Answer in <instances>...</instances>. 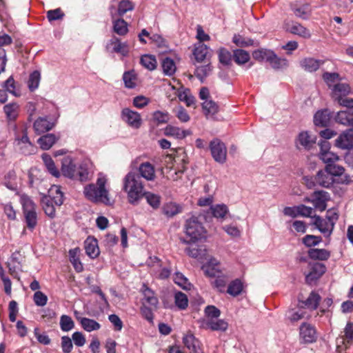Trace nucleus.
Returning a JSON list of instances; mask_svg holds the SVG:
<instances>
[{
	"label": "nucleus",
	"instance_id": "nucleus-32",
	"mask_svg": "<svg viewBox=\"0 0 353 353\" xmlns=\"http://www.w3.org/2000/svg\"><path fill=\"white\" fill-rule=\"evenodd\" d=\"M307 254L313 260L326 261L330 257V252L325 249L310 248Z\"/></svg>",
	"mask_w": 353,
	"mask_h": 353
},
{
	"label": "nucleus",
	"instance_id": "nucleus-12",
	"mask_svg": "<svg viewBox=\"0 0 353 353\" xmlns=\"http://www.w3.org/2000/svg\"><path fill=\"white\" fill-rule=\"evenodd\" d=\"M202 270L205 274L209 277H214L221 274H223L225 271L223 269L219 261L216 259H210L205 264L202 266Z\"/></svg>",
	"mask_w": 353,
	"mask_h": 353
},
{
	"label": "nucleus",
	"instance_id": "nucleus-36",
	"mask_svg": "<svg viewBox=\"0 0 353 353\" xmlns=\"http://www.w3.org/2000/svg\"><path fill=\"white\" fill-rule=\"evenodd\" d=\"M41 157L44 163V165L47 168L48 171L49 172V173L51 174L54 177H59L60 172L59 170L57 168L52 157L48 154H43Z\"/></svg>",
	"mask_w": 353,
	"mask_h": 353
},
{
	"label": "nucleus",
	"instance_id": "nucleus-9",
	"mask_svg": "<svg viewBox=\"0 0 353 353\" xmlns=\"http://www.w3.org/2000/svg\"><path fill=\"white\" fill-rule=\"evenodd\" d=\"M123 121L126 122L130 127L138 129L141 125V118L139 113L129 108H124L121 114Z\"/></svg>",
	"mask_w": 353,
	"mask_h": 353
},
{
	"label": "nucleus",
	"instance_id": "nucleus-5",
	"mask_svg": "<svg viewBox=\"0 0 353 353\" xmlns=\"http://www.w3.org/2000/svg\"><path fill=\"white\" fill-rule=\"evenodd\" d=\"M23 212L28 228L32 231L37 225V214L33 201L27 195L21 197Z\"/></svg>",
	"mask_w": 353,
	"mask_h": 353
},
{
	"label": "nucleus",
	"instance_id": "nucleus-30",
	"mask_svg": "<svg viewBox=\"0 0 353 353\" xmlns=\"http://www.w3.org/2000/svg\"><path fill=\"white\" fill-rule=\"evenodd\" d=\"M334 119L336 122L343 125L353 127V113L347 110L339 111Z\"/></svg>",
	"mask_w": 353,
	"mask_h": 353
},
{
	"label": "nucleus",
	"instance_id": "nucleus-64",
	"mask_svg": "<svg viewBox=\"0 0 353 353\" xmlns=\"http://www.w3.org/2000/svg\"><path fill=\"white\" fill-rule=\"evenodd\" d=\"M152 117L157 124L166 123L170 120V114L168 112H161L159 110L155 111L152 114Z\"/></svg>",
	"mask_w": 353,
	"mask_h": 353
},
{
	"label": "nucleus",
	"instance_id": "nucleus-54",
	"mask_svg": "<svg viewBox=\"0 0 353 353\" xmlns=\"http://www.w3.org/2000/svg\"><path fill=\"white\" fill-rule=\"evenodd\" d=\"M172 112L182 123H187L190 119V117L188 114L187 110L181 105L173 108Z\"/></svg>",
	"mask_w": 353,
	"mask_h": 353
},
{
	"label": "nucleus",
	"instance_id": "nucleus-48",
	"mask_svg": "<svg viewBox=\"0 0 353 353\" xmlns=\"http://www.w3.org/2000/svg\"><path fill=\"white\" fill-rule=\"evenodd\" d=\"M202 108L204 114L208 115H214L219 111L218 105L212 100H206L202 103Z\"/></svg>",
	"mask_w": 353,
	"mask_h": 353
},
{
	"label": "nucleus",
	"instance_id": "nucleus-63",
	"mask_svg": "<svg viewBox=\"0 0 353 353\" xmlns=\"http://www.w3.org/2000/svg\"><path fill=\"white\" fill-rule=\"evenodd\" d=\"M305 312L303 309L299 308L297 310L291 309L288 311V319L290 322L294 323L305 318Z\"/></svg>",
	"mask_w": 353,
	"mask_h": 353
},
{
	"label": "nucleus",
	"instance_id": "nucleus-28",
	"mask_svg": "<svg viewBox=\"0 0 353 353\" xmlns=\"http://www.w3.org/2000/svg\"><path fill=\"white\" fill-rule=\"evenodd\" d=\"M147 203L154 210H158L161 204L162 198L159 194H155L150 191H145L143 195Z\"/></svg>",
	"mask_w": 353,
	"mask_h": 353
},
{
	"label": "nucleus",
	"instance_id": "nucleus-1",
	"mask_svg": "<svg viewBox=\"0 0 353 353\" xmlns=\"http://www.w3.org/2000/svg\"><path fill=\"white\" fill-rule=\"evenodd\" d=\"M122 190L127 193L128 201L132 205L139 204L145 191L140 175L136 172H129L125 176Z\"/></svg>",
	"mask_w": 353,
	"mask_h": 353
},
{
	"label": "nucleus",
	"instance_id": "nucleus-7",
	"mask_svg": "<svg viewBox=\"0 0 353 353\" xmlns=\"http://www.w3.org/2000/svg\"><path fill=\"white\" fill-rule=\"evenodd\" d=\"M210 149L215 161L223 163L226 161L227 149L225 144L218 139H214L210 143Z\"/></svg>",
	"mask_w": 353,
	"mask_h": 353
},
{
	"label": "nucleus",
	"instance_id": "nucleus-47",
	"mask_svg": "<svg viewBox=\"0 0 353 353\" xmlns=\"http://www.w3.org/2000/svg\"><path fill=\"white\" fill-rule=\"evenodd\" d=\"M212 214L217 219H223L228 212V208L225 204H217L210 207Z\"/></svg>",
	"mask_w": 353,
	"mask_h": 353
},
{
	"label": "nucleus",
	"instance_id": "nucleus-24",
	"mask_svg": "<svg viewBox=\"0 0 353 353\" xmlns=\"http://www.w3.org/2000/svg\"><path fill=\"white\" fill-rule=\"evenodd\" d=\"M137 173L139 174L141 179L144 178L147 181H153L155 179L154 168L149 162L142 163Z\"/></svg>",
	"mask_w": 353,
	"mask_h": 353
},
{
	"label": "nucleus",
	"instance_id": "nucleus-21",
	"mask_svg": "<svg viewBox=\"0 0 353 353\" xmlns=\"http://www.w3.org/2000/svg\"><path fill=\"white\" fill-rule=\"evenodd\" d=\"M323 63V60L316 59L312 57H306L300 61L301 67L309 72L316 71Z\"/></svg>",
	"mask_w": 353,
	"mask_h": 353
},
{
	"label": "nucleus",
	"instance_id": "nucleus-37",
	"mask_svg": "<svg viewBox=\"0 0 353 353\" xmlns=\"http://www.w3.org/2000/svg\"><path fill=\"white\" fill-rule=\"evenodd\" d=\"M141 291L143 294V300L145 303L152 306L156 307L159 301L158 299L154 296V292L145 284L142 285Z\"/></svg>",
	"mask_w": 353,
	"mask_h": 353
},
{
	"label": "nucleus",
	"instance_id": "nucleus-26",
	"mask_svg": "<svg viewBox=\"0 0 353 353\" xmlns=\"http://www.w3.org/2000/svg\"><path fill=\"white\" fill-rule=\"evenodd\" d=\"M232 42L238 47L248 48L250 46L257 47L259 46V42L252 39L245 37L239 34H235L232 37Z\"/></svg>",
	"mask_w": 353,
	"mask_h": 353
},
{
	"label": "nucleus",
	"instance_id": "nucleus-50",
	"mask_svg": "<svg viewBox=\"0 0 353 353\" xmlns=\"http://www.w3.org/2000/svg\"><path fill=\"white\" fill-rule=\"evenodd\" d=\"M19 105L16 103L6 104L3 107L4 112L7 118L10 120H14L18 115Z\"/></svg>",
	"mask_w": 353,
	"mask_h": 353
},
{
	"label": "nucleus",
	"instance_id": "nucleus-2",
	"mask_svg": "<svg viewBox=\"0 0 353 353\" xmlns=\"http://www.w3.org/2000/svg\"><path fill=\"white\" fill-rule=\"evenodd\" d=\"M106 180L105 178H99L97 183H91L84 188L85 196L94 203H103L111 205L108 196V191L105 188Z\"/></svg>",
	"mask_w": 353,
	"mask_h": 353
},
{
	"label": "nucleus",
	"instance_id": "nucleus-18",
	"mask_svg": "<svg viewBox=\"0 0 353 353\" xmlns=\"http://www.w3.org/2000/svg\"><path fill=\"white\" fill-rule=\"evenodd\" d=\"M77 167L71 157L67 156L61 161V172L63 175L69 179H74L76 176Z\"/></svg>",
	"mask_w": 353,
	"mask_h": 353
},
{
	"label": "nucleus",
	"instance_id": "nucleus-13",
	"mask_svg": "<svg viewBox=\"0 0 353 353\" xmlns=\"http://www.w3.org/2000/svg\"><path fill=\"white\" fill-rule=\"evenodd\" d=\"M335 145L343 150L353 147V127L342 132L336 139Z\"/></svg>",
	"mask_w": 353,
	"mask_h": 353
},
{
	"label": "nucleus",
	"instance_id": "nucleus-23",
	"mask_svg": "<svg viewBox=\"0 0 353 353\" xmlns=\"http://www.w3.org/2000/svg\"><path fill=\"white\" fill-rule=\"evenodd\" d=\"M314 143V139L306 131L300 132L296 141V145L299 149L300 148L299 145H301L305 150H310Z\"/></svg>",
	"mask_w": 353,
	"mask_h": 353
},
{
	"label": "nucleus",
	"instance_id": "nucleus-11",
	"mask_svg": "<svg viewBox=\"0 0 353 353\" xmlns=\"http://www.w3.org/2000/svg\"><path fill=\"white\" fill-rule=\"evenodd\" d=\"M15 141L17 142L21 152L25 155H30L35 152L36 148L30 142L26 129L23 130V135L21 137H16Z\"/></svg>",
	"mask_w": 353,
	"mask_h": 353
},
{
	"label": "nucleus",
	"instance_id": "nucleus-58",
	"mask_svg": "<svg viewBox=\"0 0 353 353\" xmlns=\"http://www.w3.org/2000/svg\"><path fill=\"white\" fill-rule=\"evenodd\" d=\"M322 241L321 236H314L312 234L305 235L303 239V243L307 248H311L319 245Z\"/></svg>",
	"mask_w": 353,
	"mask_h": 353
},
{
	"label": "nucleus",
	"instance_id": "nucleus-19",
	"mask_svg": "<svg viewBox=\"0 0 353 353\" xmlns=\"http://www.w3.org/2000/svg\"><path fill=\"white\" fill-rule=\"evenodd\" d=\"M332 113L328 109L317 111L314 116V123L316 126L325 128L329 126Z\"/></svg>",
	"mask_w": 353,
	"mask_h": 353
},
{
	"label": "nucleus",
	"instance_id": "nucleus-62",
	"mask_svg": "<svg viewBox=\"0 0 353 353\" xmlns=\"http://www.w3.org/2000/svg\"><path fill=\"white\" fill-rule=\"evenodd\" d=\"M319 159H321L326 165L335 163L339 160V157L334 152L328 151L327 152H319Z\"/></svg>",
	"mask_w": 353,
	"mask_h": 353
},
{
	"label": "nucleus",
	"instance_id": "nucleus-8",
	"mask_svg": "<svg viewBox=\"0 0 353 353\" xmlns=\"http://www.w3.org/2000/svg\"><path fill=\"white\" fill-rule=\"evenodd\" d=\"M106 49L110 52L120 54L123 57H127L129 53L128 43H122L120 39L116 37H113L109 40L106 45Z\"/></svg>",
	"mask_w": 353,
	"mask_h": 353
},
{
	"label": "nucleus",
	"instance_id": "nucleus-40",
	"mask_svg": "<svg viewBox=\"0 0 353 353\" xmlns=\"http://www.w3.org/2000/svg\"><path fill=\"white\" fill-rule=\"evenodd\" d=\"M206 326L213 331L224 332L228 329V324L223 319H209L206 322Z\"/></svg>",
	"mask_w": 353,
	"mask_h": 353
},
{
	"label": "nucleus",
	"instance_id": "nucleus-57",
	"mask_svg": "<svg viewBox=\"0 0 353 353\" xmlns=\"http://www.w3.org/2000/svg\"><path fill=\"white\" fill-rule=\"evenodd\" d=\"M232 54L224 48L219 50V61L224 65H230L232 63Z\"/></svg>",
	"mask_w": 353,
	"mask_h": 353
},
{
	"label": "nucleus",
	"instance_id": "nucleus-59",
	"mask_svg": "<svg viewBox=\"0 0 353 353\" xmlns=\"http://www.w3.org/2000/svg\"><path fill=\"white\" fill-rule=\"evenodd\" d=\"M216 278L214 281V285L220 292H223L224 288L226 285V283L228 281L229 276L225 271L223 274H221L220 275H218L216 276H214Z\"/></svg>",
	"mask_w": 353,
	"mask_h": 353
},
{
	"label": "nucleus",
	"instance_id": "nucleus-14",
	"mask_svg": "<svg viewBox=\"0 0 353 353\" xmlns=\"http://www.w3.org/2000/svg\"><path fill=\"white\" fill-rule=\"evenodd\" d=\"M314 222L313 224L316 228L325 236L329 237L334 230V223H330L326 219H323L319 215L313 216Z\"/></svg>",
	"mask_w": 353,
	"mask_h": 353
},
{
	"label": "nucleus",
	"instance_id": "nucleus-31",
	"mask_svg": "<svg viewBox=\"0 0 353 353\" xmlns=\"http://www.w3.org/2000/svg\"><path fill=\"white\" fill-rule=\"evenodd\" d=\"M59 139L54 134H46L38 139L37 143L42 150H49Z\"/></svg>",
	"mask_w": 353,
	"mask_h": 353
},
{
	"label": "nucleus",
	"instance_id": "nucleus-60",
	"mask_svg": "<svg viewBox=\"0 0 353 353\" xmlns=\"http://www.w3.org/2000/svg\"><path fill=\"white\" fill-rule=\"evenodd\" d=\"M325 170L332 176L333 178L334 176H341L345 172V168L343 166L336 165L335 163L326 165Z\"/></svg>",
	"mask_w": 353,
	"mask_h": 353
},
{
	"label": "nucleus",
	"instance_id": "nucleus-22",
	"mask_svg": "<svg viewBox=\"0 0 353 353\" xmlns=\"http://www.w3.org/2000/svg\"><path fill=\"white\" fill-rule=\"evenodd\" d=\"M86 254L91 259H95L99 255V248L97 240L93 237H88L84 241Z\"/></svg>",
	"mask_w": 353,
	"mask_h": 353
},
{
	"label": "nucleus",
	"instance_id": "nucleus-53",
	"mask_svg": "<svg viewBox=\"0 0 353 353\" xmlns=\"http://www.w3.org/2000/svg\"><path fill=\"white\" fill-rule=\"evenodd\" d=\"M294 14L303 19H307L311 14V9L308 4H303L293 8Z\"/></svg>",
	"mask_w": 353,
	"mask_h": 353
},
{
	"label": "nucleus",
	"instance_id": "nucleus-49",
	"mask_svg": "<svg viewBox=\"0 0 353 353\" xmlns=\"http://www.w3.org/2000/svg\"><path fill=\"white\" fill-rule=\"evenodd\" d=\"M113 30L117 34L123 36L128 33V24L123 19H119L113 22Z\"/></svg>",
	"mask_w": 353,
	"mask_h": 353
},
{
	"label": "nucleus",
	"instance_id": "nucleus-20",
	"mask_svg": "<svg viewBox=\"0 0 353 353\" xmlns=\"http://www.w3.org/2000/svg\"><path fill=\"white\" fill-rule=\"evenodd\" d=\"M314 180L318 185L329 188L334 181L332 176L325 169L319 170L314 176Z\"/></svg>",
	"mask_w": 353,
	"mask_h": 353
},
{
	"label": "nucleus",
	"instance_id": "nucleus-15",
	"mask_svg": "<svg viewBox=\"0 0 353 353\" xmlns=\"http://www.w3.org/2000/svg\"><path fill=\"white\" fill-rule=\"evenodd\" d=\"M285 28L288 32L304 39H309L311 37L310 30L298 22H288L285 24Z\"/></svg>",
	"mask_w": 353,
	"mask_h": 353
},
{
	"label": "nucleus",
	"instance_id": "nucleus-4",
	"mask_svg": "<svg viewBox=\"0 0 353 353\" xmlns=\"http://www.w3.org/2000/svg\"><path fill=\"white\" fill-rule=\"evenodd\" d=\"M63 203V194L59 186L53 185L49 190V195H44L41 199V205L45 214L53 219L55 217L54 204L60 206Z\"/></svg>",
	"mask_w": 353,
	"mask_h": 353
},
{
	"label": "nucleus",
	"instance_id": "nucleus-34",
	"mask_svg": "<svg viewBox=\"0 0 353 353\" xmlns=\"http://www.w3.org/2000/svg\"><path fill=\"white\" fill-rule=\"evenodd\" d=\"M232 58L236 64L241 65L250 61V55L248 52L243 49H236L232 52Z\"/></svg>",
	"mask_w": 353,
	"mask_h": 353
},
{
	"label": "nucleus",
	"instance_id": "nucleus-41",
	"mask_svg": "<svg viewBox=\"0 0 353 353\" xmlns=\"http://www.w3.org/2000/svg\"><path fill=\"white\" fill-rule=\"evenodd\" d=\"M209 53L208 47L202 43H199L194 48L193 54L198 62H201L205 60Z\"/></svg>",
	"mask_w": 353,
	"mask_h": 353
},
{
	"label": "nucleus",
	"instance_id": "nucleus-55",
	"mask_svg": "<svg viewBox=\"0 0 353 353\" xmlns=\"http://www.w3.org/2000/svg\"><path fill=\"white\" fill-rule=\"evenodd\" d=\"M40 79L41 74L37 70H34L30 74L28 81V86L30 91H34L39 87Z\"/></svg>",
	"mask_w": 353,
	"mask_h": 353
},
{
	"label": "nucleus",
	"instance_id": "nucleus-51",
	"mask_svg": "<svg viewBox=\"0 0 353 353\" xmlns=\"http://www.w3.org/2000/svg\"><path fill=\"white\" fill-rule=\"evenodd\" d=\"M272 50L261 48L258 49L252 52L253 58L258 61H268L270 59Z\"/></svg>",
	"mask_w": 353,
	"mask_h": 353
},
{
	"label": "nucleus",
	"instance_id": "nucleus-42",
	"mask_svg": "<svg viewBox=\"0 0 353 353\" xmlns=\"http://www.w3.org/2000/svg\"><path fill=\"white\" fill-rule=\"evenodd\" d=\"M7 265L11 274H13L17 270H19L21 267L20 252H15L12 253Z\"/></svg>",
	"mask_w": 353,
	"mask_h": 353
},
{
	"label": "nucleus",
	"instance_id": "nucleus-33",
	"mask_svg": "<svg viewBox=\"0 0 353 353\" xmlns=\"http://www.w3.org/2000/svg\"><path fill=\"white\" fill-rule=\"evenodd\" d=\"M80 253V249L79 248H75L74 249H71L69 251V257L70 261L72 264L74 270L77 272H81L83 270V266L81 263L79 254Z\"/></svg>",
	"mask_w": 353,
	"mask_h": 353
},
{
	"label": "nucleus",
	"instance_id": "nucleus-44",
	"mask_svg": "<svg viewBox=\"0 0 353 353\" xmlns=\"http://www.w3.org/2000/svg\"><path fill=\"white\" fill-rule=\"evenodd\" d=\"M140 63L146 69L152 71L156 69L157 61L155 56L144 54L140 59Z\"/></svg>",
	"mask_w": 353,
	"mask_h": 353
},
{
	"label": "nucleus",
	"instance_id": "nucleus-3",
	"mask_svg": "<svg viewBox=\"0 0 353 353\" xmlns=\"http://www.w3.org/2000/svg\"><path fill=\"white\" fill-rule=\"evenodd\" d=\"M203 220L204 216L202 214L198 216L192 215L190 219H187L185 225V234L190 239V240H182L184 243H195L205 236L206 231L203 226Z\"/></svg>",
	"mask_w": 353,
	"mask_h": 353
},
{
	"label": "nucleus",
	"instance_id": "nucleus-16",
	"mask_svg": "<svg viewBox=\"0 0 353 353\" xmlns=\"http://www.w3.org/2000/svg\"><path fill=\"white\" fill-rule=\"evenodd\" d=\"M330 200V194L323 190L314 192L312 194V203L315 208L323 211L326 208V202Z\"/></svg>",
	"mask_w": 353,
	"mask_h": 353
},
{
	"label": "nucleus",
	"instance_id": "nucleus-17",
	"mask_svg": "<svg viewBox=\"0 0 353 353\" xmlns=\"http://www.w3.org/2000/svg\"><path fill=\"white\" fill-rule=\"evenodd\" d=\"M183 342L190 353H204L201 341L192 334L183 336Z\"/></svg>",
	"mask_w": 353,
	"mask_h": 353
},
{
	"label": "nucleus",
	"instance_id": "nucleus-43",
	"mask_svg": "<svg viewBox=\"0 0 353 353\" xmlns=\"http://www.w3.org/2000/svg\"><path fill=\"white\" fill-rule=\"evenodd\" d=\"M161 67L165 75L172 76L176 72V65L174 60L170 57H166L162 61Z\"/></svg>",
	"mask_w": 353,
	"mask_h": 353
},
{
	"label": "nucleus",
	"instance_id": "nucleus-38",
	"mask_svg": "<svg viewBox=\"0 0 353 353\" xmlns=\"http://www.w3.org/2000/svg\"><path fill=\"white\" fill-rule=\"evenodd\" d=\"M270 57V59H268L267 62H268L274 70L283 69L288 66V60L284 58L279 57L274 51H272Z\"/></svg>",
	"mask_w": 353,
	"mask_h": 353
},
{
	"label": "nucleus",
	"instance_id": "nucleus-25",
	"mask_svg": "<svg viewBox=\"0 0 353 353\" xmlns=\"http://www.w3.org/2000/svg\"><path fill=\"white\" fill-rule=\"evenodd\" d=\"M54 125V123L49 121L46 117H39L34 121L33 127L37 134H41L52 129Z\"/></svg>",
	"mask_w": 353,
	"mask_h": 353
},
{
	"label": "nucleus",
	"instance_id": "nucleus-45",
	"mask_svg": "<svg viewBox=\"0 0 353 353\" xmlns=\"http://www.w3.org/2000/svg\"><path fill=\"white\" fill-rule=\"evenodd\" d=\"M242 290V282L239 279H235L228 285L227 292L232 296H236L241 293Z\"/></svg>",
	"mask_w": 353,
	"mask_h": 353
},
{
	"label": "nucleus",
	"instance_id": "nucleus-29",
	"mask_svg": "<svg viewBox=\"0 0 353 353\" xmlns=\"http://www.w3.org/2000/svg\"><path fill=\"white\" fill-rule=\"evenodd\" d=\"M164 134L166 136H171L176 139H182L190 135L191 132L189 130H181L179 127L168 125L164 130Z\"/></svg>",
	"mask_w": 353,
	"mask_h": 353
},
{
	"label": "nucleus",
	"instance_id": "nucleus-56",
	"mask_svg": "<svg viewBox=\"0 0 353 353\" xmlns=\"http://www.w3.org/2000/svg\"><path fill=\"white\" fill-rule=\"evenodd\" d=\"M174 302L175 305L180 309V310H185L188 305V299L187 296L181 292H178L175 293L174 295Z\"/></svg>",
	"mask_w": 353,
	"mask_h": 353
},
{
	"label": "nucleus",
	"instance_id": "nucleus-27",
	"mask_svg": "<svg viewBox=\"0 0 353 353\" xmlns=\"http://www.w3.org/2000/svg\"><path fill=\"white\" fill-rule=\"evenodd\" d=\"M183 206L175 202L170 201L163 204L162 207L163 214L167 217H173L182 212Z\"/></svg>",
	"mask_w": 353,
	"mask_h": 353
},
{
	"label": "nucleus",
	"instance_id": "nucleus-52",
	"mask_svg": "<svg viewBox=\"0 0 353 353\" xmlns=\"http://www.w3.org/2000/svg\"><path fill=\"white\" fill-rule=\"evenodd\" d=\"M212 71V66L210 63L204 65H200L196 67L194 75L199 79L201 81H203L204 79L210 74Z\"/></svg>",
	"mask_w": 353,
	"mask_h": 353
},
{
	"label": "nucleus",
	"instance_id": "nucleus-61",
	"mask_svg": "<svg viewBox=\"0 0 353 353\" xmlns=\"http://www.w3.org/2000/svg\"><path fill=\"white\" fill-rule=\"evenodd\" d=\"M178 97L180 101L185 102L188 107H191L195 103V98L190 94L189 90L180 92Z\"/></svg>",
	"mask_w": 353,
	"mask_h": 353
},
{
	"label": "nucleus",
	"instance_id": "nucleus-46",
	"mask_svg": "<svg viewBox=\"0 0 353 353\" xmlns=\"http://www.w3.org/2000/svg\"><path fill=\"white\" fill-rule=\"evenodd\" d=\"M60 328L63 332H69L74 329V322L72 319L66 314H63L60 317Z\"/></svg>",
	"mask_w": 353,
	"mask_h": 353
},
{
	"label": "nucleus",
	"instance_id": "nucleus-35",
	"mask_svg": "<svg viewBox=\"0 0 353 353\" xmlns=\"http://www.w3.org/2000/svg\"><path fill=\"white\" fill-rule=\"evenodd\" d=\"M79 321L83 329L86 332H90L101 328V325L94 319L81 317L79 319Z\"/></svg>",
	"mask_w": 353,
	"mask_h": 353
},
{
	"label": "nucleus",
	"instance_id": "nucleus-10",
	"mask_svg": "<svg viewBox=\"0 0 353 353\" xmlns=\"http://www.w3.org/2000/svg\"><path fill=\"white\" fill-rule=\"evenodd\" d=\"M310 265V272L305 275V282L309 285L319 279L326 272V267L323 263L316 262Z\"/></svg>",
	"mask_w": 353,
	"mask_h": 353
},
{
	"label": "nucleus",
	"instance_id": "nucleus-6",
	"mask_svg": "<svg viewBox=\"0 0 353 353\" xmlns=\"http://www.w3.org/2000/svg\"><path fill=\"white\" fill-rule=\"evenodd\" d=\"M317 333L314 326L308 323H303L299 327L301 343L310 344L316 342Z\"/></svg>",
	"mask_w": 353,
	"mask_h": 353
},
{
	"label": "nucleus",
	"instance_id": "nucleus-39",
	"mask_svg": "<svg viewBox=\"0 0 353 353\" xmlns=\"http://www.w3.org/2000/svg\"><path fill=\"white\" fill-rule=\"evenodd\" d=\"M320 301V295L316 292L312 291L307 299L302 303L307 308L314 310L318 307Z\"/></svg>",
	"mask_w": 353,
	"mask_h": 353
}]
</instances>
